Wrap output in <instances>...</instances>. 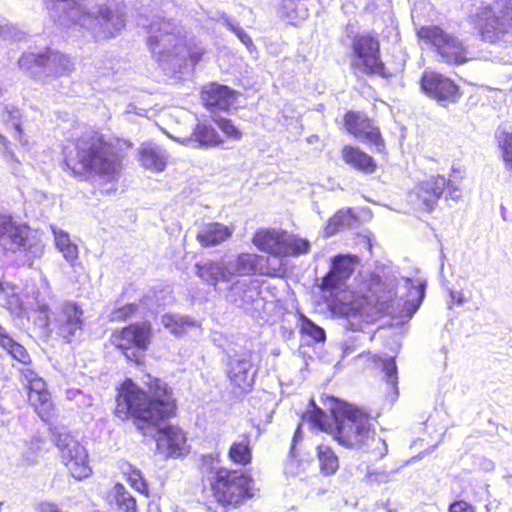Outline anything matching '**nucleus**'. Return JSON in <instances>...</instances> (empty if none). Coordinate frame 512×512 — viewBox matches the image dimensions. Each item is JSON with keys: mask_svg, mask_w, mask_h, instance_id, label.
Returning <instances> with one entry per match:
<instances>
[{"mask_svg": "<svg viewBox=\"0 0 512 512\" xmlns=\"http://www.w3.org/2000/svg\"><path fill=\"white\" fill-rule=\"evenodd\" d=\"M116 402V414L120 417L133 416L138 429L155 438L161 454L180 457L186 453V437L181 429L164 424L176 410L172 390L165 382L158 378L150 379L148 392H144L131 380H126Z\"/></svg>", "mask_w": 512, "mask_h": 512, "instance_id": "obj_1", "label": "nucleus"}, {"mask_svg": "<svg viewBox=\"0 0 512 512\" xmlns=\"http://www.w3.org/2000/svg\"><path fill=\"white\" fill-rule=\"evenodd\" d=\"M331 402L330 411L334 427L329 423L330 417L316 406L314 400H310L313 409L306 412L305 418L320 430L330 431L345 447L370 452L381 445L384 452L387 450L384 440L371 430L369 419L362 411L334 398Z\"/></svg>", "mask_w": 512, "mask_h": 512, "instance_id": "obj_2", "label": "nucleus"}, {"mask_svg": "<svg viewBox=\"0 0 512 512\" xmlns=\"http://www.w3.org/2000/svg\"><path fill=\"white\" fill-rule=\"evenodd\" d=\"M51 18L61 26L79 25L95 39L115 37L124 27L125 18L119 8L99 5L90 10L80 0H49Z\"/></svg>", "mask_w": 512, "mask_h": 512, "instance_id": "obj_3", "label": "nucleus"}, {"mask_svg": "<svg viewBox=\"0 0 512 512\" xmlns=\"http://www.w3.org/2000/svg\"><path fill=\"white\" fill-rule=\"evenodd\" d=\"M65 163L75 174L93 172L107 181H114L121 166L112 145L94 131L83 133L75 142L73 151L65 157Z\"/></svg>", "mask_w": 512, "mask_h": 512, "instance_id": "obj_4", "label": "nucleus"}, {"mask_svg": "<svg viewBox=\"0 0 512 512\" xmlns=\"http://www.w3.org/2000/svg\"><path fill=\"white\" fill-rule=\"evenodd\" d=\"M147 30V45L163 70L175 71L182 67L187 55L186 32L175 20L154 15L146 24L139 23Z\"/></svg>", "mask_w": 512, "mask_h": 512, "instance_id": "obj_5", "label": "nucleus"}, {"mask_svg": "<svg viewBox=\"0 0 512 512\" xmlns=\"http://www.w3.org/2000/svg\"><path fill=\"white\" fill-rule=\"evenodd\" d=\"M426 285V281L420 278H397L393 275L382 278L374 274L370 277L368 291L371 298L381 306L399 297L403 300L402 312L412 317L424 300Z\"/></svg>", "mask_w": 512, "mask_h": 512, "instance_id": "obj_6", "label": "nucleus"}, {"mask_svg": "<svg viewBox=\"0 0 512 512\" xmlns=\"http://www.w3.org/2000/svg\"><path fill=\"white\" fill-rule=\"evenodd\" d=\"M44 243L37 232L18 225L11 216L0 215V252L20 265L32 266L42 257Z\"/></svg>", "mask_w": 512, "mask_h": 512, "instance_id": "obj_7", "label": "nucleus"}, {"mask_svg": "<svg viewBox=\"0 0 512 512\" xmlns=\"http://www.w3.org/2000/svg\"><path fill=\"white\" fill-rule=\"evenodd\" d=\"M251 483V478L241 471L218 468L211 486L218 503L236 508L253 496Z\"/></svg>", "mask_w": 512, "mask_h": 512, "instance_id": "obj_8", "label": "nucleus"}, {"mask_svg": "<svg viewBox=\"0 0 512 512\" xmlns=\"http://www.w3.org/2000/svg\"><path fill=\"white\" fill-rule=\"evenodd\" d=\"M508 10V4L501 5L500 2L494 8L480 6L470 15V19L483 40L495 43L505 40L512 31V17Z\"/></svg>", "mask_w": 512, "mask_h": 512, "instance_id": "obj_9", "label": "nucleus"}, {"mask_svg": "<svg viewBox=\"0 0 512 512\" xmlns=\"http://www.w3.org/2000/svg\"><path fill=\"white\" fill-rule=\"evenodd\" d=\"M36 304L40 314L43 315L44 325L52 326L51 330H54L65 342L70 343L82 335L83 310L78 304L70 301L63 303L53 312L52 319L49 317L47 305L40 304L38 301Z\"/></svg>", "mask_w": 512, "mask_h": 512, "instance_id": "obj_10", "label": "nucleus"}, {"mask_svg": "<svg viewBox=\"0 0 512 512\" xmlns=\"http://www.w3.org/2000/svg\"><path fill=\"white\" fill-rule=\"evenodd\" d=\"M351 67L356 73L390 76L380 59L379 41L369 33L358 34L352 41Z\"/></svg>", "mask_w": 512, "mask_h": 512, "instance_id": "obj_11", "label": "nucleus"}, {"mask_svg": "<svg viewBox=\"0 0 512 512\" xmlns=\"http://www.w3.org/2000/svg\"><path fill=\"white\" fill-rule=\"evenodd\" d=\"M53 440L61 453V458L71 475L82 480L91 474L86 449L65 429L54 431Z\"/></svg>", "mask_w": 512, "mask_h": 512, "instance_id": "obj_12", "label": "nucleus"}, {"mask_svg": "<svg viewBox=\"0 0 512 512\" xmlns=\"http://www.w3.org/2000/svg\"><path fill=\"white\" fill-rule=\"evenodd\" d=\"M417 35L420 39L431 43L442 59L450 64H462L467 61V49L456 37L447 34L435 25L421 27Z\"/></svg>", "mask_w": 512, "mask_h": 512, "instance_id": "obj_13", "label": "nucleus"}, {"mask_svg": "<svg viewBox=\"0 0 512 512\" xmlns=\"http://www.w3.org/2000/svg\"><path fill=\"white\" fill-rule=\"evenodd\" d=\"M152 337L149 322L135 323L116 331L111 335V343L121 350L126 358L137 361L139 351H145Z\"/></svg>", "mask_w": 512, "mask_h": 512, "instance_id": "obj_14", "label": "nucleus"}, {"mask_svg": "<svg viewBox=\"0 0 512 512\" xmlns=\"http://www.w3.org/2000/svg\"><path fill=\"white\" fill-rule=\"evenodd\" d=\"M18 64L22 69H30L35 64L50 76L63 75L72 70V62L66 55L50 49L44 54L25 53Z\"/></svg>", "mask_w": 512, "mask_h": 512, "instance_id": "obj_15", "label": "nucleus"}, {"mask_svg": "<svg viewBox=\"0 0 512 512\" xmlns=\"http://www.w3.org/2000/svg\"><path fill=\"white\" fill-rule=\"evenodd\" d=\"M421 89L426 95L438 102L455 103L461 96L459 87L451 79L434 71L423 73Z\"/></svg>", "mask_w": 512, "mask_h": 512, "instance_id": "obj_16", "label": "nucleus"}, {"mask_svg": "<svg viewBox=\"0 0 512 512\" xmlns=\"http://www.w3.org/2000/svg\"><path fill=\"white\" fill-rule=\"evenodd\" d=\"M227 357V371L231 383L241 391H248L252 387L255 377V372L252 371L250 352L228 353Z\"/></svg>", "mask_w": 512, "mask_h": 512, "instance_id": "obj_17", "label": "nucleus"}, {"mask_svg": "<svg viewBox=\"0 0 512 512\" xmlns=\"http://www.w3.org/2000/svg\"><path fill=\"white\" fill-rule=\"evenodd\" d=\"M344 123L348 132L356 138L375 145L379 152L384 149V140L379 128L375 127L367 116L349 111L345 114Z\"/></svg>", "mask_w": 512, "mask_h": 512, "instance_id": "obj_18", "label": "nucleus"}, {"mask_svg": "<svg viewBox=\"0 0 512 512\" xmlns=\"http://www.w3.org/2000/svg\"><path fill=\"white\" fill-rule=\"evenodd\" d=\"M447 184V179L440 175L421 182L416 187L415 192L418 208L427 212L432 211L446 189Z\"/></svg>", "mask_w": 512, "mask_h": 512, "instance_id": "obj_19", "label": "nucleus"}, {"mask_svg": "<svg viewBox=\"0 0 512 512\" xmlns=\"http://www.w3.org/2000/svg\"><path fill=\"white\" fill-rule=\"evenodd\" d=\"M261 295L259 282L253 279H243L234 282L227 294L226 299L238 308L247 309Z\"/></svg>", "mask_w": 512, "mask_h": 512, "instance_id": "obj_20", "label": "nucleus"}, {"mask_svg": "<svg viewBox=\"0 0 512 512\" xmlns=\"http://www.w3.org/2000/svg\"><path fill=\"white\" fill-rule=\"evenodd\" d=\"M201 99L207 109L215 112L228 110L234 104L236 97L229 87L213 83L203 88Z\"/></svg>", "mask_w": 512, "mask_h": 512, "instance_id": "obj_21", "label": "nucleus"}, {"mask_svg": "<svg viewBox=\"0 0 512 512\" xmlns=\"http://www.w3.org/2000/svg\"><path fill=\"white\" fill-rule=\"evenodd\" d=\"M286 232L272 229H261L253 237L254 245L274 256L288 255L289 249L285 246Z\"/></svg>", "mask_w": 512, "mask_h": 512, "instance_id": "obj_22", "label": "nucleus"}, {"mask_svg": "<svg viewBox=\"0 0 512 512\" xmlns=\"http://www.w3.org/2000/svg\"><path fill=\"white\" fill-rule=\"evenodd\" d=\"M354 271V262L348 256H336L332 261L329 273L323 278V289H334L350 277Z\"/></svg>", "mask_w": 512, "mask_h": 512, "instance_id": "obj_23", "label": "nucleus"}, {"mask_svg": "<svg viewBox=\"0 0 512 512\" xmlns=\"http://www.w3.org/2000/svg\"><path fill=\"white\" fill-rule=\"evenodd\" d=\"M196 275L206 284L216 287L219 282H228L231 277L228 273L227 261H211L196 263Z\"/></svg>", "mask_w": 512, "mask_h": 512, "instance_id": "obj_24", "label": "nucleus"}, {"mask_svg": "<svg viewBox=\"0 0 512 512\" xmlns=\"http://www.w3.org/2000/svg\"><path fill=\"white\" fill-rule=\"evenodd\" d=\"M161 324L177 338L185 336L191 329L200 327V323L196 319L179 313H166L162 315Z\"/></svg>", "mask_w": 512, "mask_h": 512, "instance_id": "obj_25", "label": "nucleus"}, {"mask_svg": "<svg viewBox=\"0 0 512 512\" xmlns=\"http://www.w3.org/2000/svg\"><path fill=\"white\" fill-rule=\"evenodd\" d=\"M232 233V228L218 222H212L203 225L197 234V240L204 247L215 246L228 239Z\"/></svg>", "mask_w": 512, "mask_h": 512, "instance_id": "obj_26", "label": "nucleus"}, {"mask_svg": "<svg viewBox=\"0 0 512 512\" xmlns=\"http://www.w3.org/2000/svg\"><path fill=\"white\" fill-rule=\"evenodd\" d=\"M262 258L249 253L240 254L236 259L227 261L230 277L252 275L261 270Z\"/></svg>", "mask_w": 512, "mask_h": 512, "instance_id": "obj_27", "label": "nucleus"}, {"mask_svg": "<svg viewBox=\"0 0 512 512\" xmlns=\"http://www.w3.org/2000/svg\"><path fill=\"white\" fill-rule=\"evenodd\" d=\"M342 156L347 164L364 173H373L376 169L373 158L358 148L345 146L342 150Z\"/></svg>", "mask_w": 512, "mask_h": 512, "instance_id": "obj_28", "label": "nucleus"}, {"mask_svg": "<svg viewBox=\"0 0 512 512\" xmlns=\"http://www.w3.org/2000/svg\"><path fill=\"white\" fill-rule=\"evenodd\" d=\"M55 246L70 266H75L78 260V246L72 242L70 235L62 229L51 227Z\"/></svg>", "mask_w": 512, "mask_h": 512, "instance_id": "obj_29", "label": "nucleus"}, {"mask_svg": "<svg viewBox=\"0 0 512 512\" xmlns=\"http://www.w3.org/2000/svg\"><path fill=\"white\" fill-rule=\"evenodd\" d=\"M0 347H2L9 355L15 360L28 366L31 364V358L27 350L20 343L16 342L6 331V329L0 325Z\"/></svg>", "mask_w": 512, "mask_h": 512, "instance_id": "obj_30", "label": "nucleus"}, {"mask_svg": "<svg viewBox=\"0 0 512 512\" xmlns=\"http://www.w3.org/2000/svg\"><path fill=\"white\" fill-rule=\"evenodd\" d=\"M0 347H2L9 355L15 360L28 366L31 364V358L27 350L20 343L16 342L6 331V329L0 325Z\"/></svg>", "mask_w": 512, "mask_h": 512, "instance_id": "obj_31", "label": "nucleus"}, {"mask_svg": "<svg viewBox=\"0 0 512 512\" xmlns=\"http://www.w3.org/2000/svg\"><path fill=\"white\" fill-rule=\"evenodd\" d=\"M356 222L357 218L350 208L341 209L329 219L325 235L331 237L340 230L352 228Z\"/></svg>", "mask_w": 512, "mask_h": 512, "instance_id": "obj_32", "label": "nucleus"}, {"mask_svg": "<svg viewBox=\"0 0 512 512\" xmlns=\"http://www.w3.org/2000/svg\"><path fill=\"white\" fill-rule=\"evenodd\" d=\"M278 13L292 25L305 20L309 15L308 9L297 0H282Z\"/></svg>", "mask_w": 512, "mask_h": 512, "instance_id": "obj_33", "label": "nucleus"}, {"mask_svg": "<svg viewBox=\"0 0 512 512\" xmlns=\"http://www.w3.org/2000/svg\"><path fill=\"white\" fill-rule=\"evenodd\" d=\"M142 165L153 171H162L166 166L163 151L154 145H145L140 151Z\"/></svg>", "mask_w": 512, "mask_h": 512, "instance_id": "obj_34", "label": "nucleus"}, {"mask_svg": "<svg viewBox=\"0 0 512 512\" xmlns=\"http://www.w3.org/2000/svg\"><path fill=\"white\" fill-rule=\"evenodd\" d=\"M192 136L199 147H213L222 143L217 131L211 125L205 123L197 124Z\"/></svg>", "mask_w": 512, "mask_h": 512, "instance_id": "obj_35", "label": "nucleus"}, {"mask_svg": "<svg viewBox=\"0 0 512 512\" xmlns=\"http://www.w3.org/2000/svg\"><path fill=\"white\" fill-rule=\"evenodd\" d=\"M320 471L325 476L333 475L339 468V460L335 452L327 445L317 447Z\"/></svg>", "mask_w": 512, "mask_h": 512, "instance_id": "obj_36", "label": "nucleus"}, {"mask_svg": "<svg viewBox=\"0 0 512 512\" xmlns=\"http://www.w3.org/2000/svg\"><path fill=\"white\" fill-rule=\"evenodd\" d=\"M28 400L39 417L46 421L52 410V402L50 401V395L45 388L40 391L29 392Z\"/></svg>", "mask_w": 512, "mask_h": 512, "instance_id": "obj_37", "label": "nucleus"}, {"mask_svg": "<svg viewBox=\"0 0 512 512\" xmlns=\"http://www.w3.org/2000/svg\"><path fill=\"white\" fill-rule=\"evenodd\" d=\"M229 458L236 464L247 465L251 462L250 439L243 436L241 440L234 442L229 449Z\"/></svg>", "mask_w": 512, "mask_h": 512, "instance_id": "obj_38", "label": "nucleus"}, {"mask_svg": "<svg viewBox=\"0 0 512 512\" xmlns=\"http://www.w3.org/2000/svg\"><path fill=\"white\" fill-rule=\"evenodd\" d=\"M496 137L506 169L512 173V131H498Z\"/></svg>", "mask_w": 512, "mask_h": 512, "instance_id": "obj_39", "label": "nucleus"}, {"mask_svg": "<svg viewBox=\"0 0 512 512\" xmlns=\"http://www.w3.org/2000/svg\"><path fill=\"white\" fill-rule=\"evenodd\" d=\"M115 501L117 506L123 512H136L137 504L134 497L125 489L122 484H116L114 487Z\"/></svg>", "mask_w": 512, "mask_h": 512, "instance_id": "obj_40", "label": "nucleus"}, {"mask_svg": "<svg viewBox=\"0 0 512 512\" xmlns=\"http://www.w3.org/2000/svg\"><path fill=\"white\" fill-rule=\"evenodd\" d=\"M5 111L8 114V121L11 122L12 126L14 127L16 134L15 139L23 146H26L28 144V140L25 137L22 127H21V113L20 110L15 106H5Z\"/></svg>", "mask_w": 512, "mask_h": 512, "instance_id": "obj_41", "label": "nucleus"}, {"mask_svg": "<svg viewBox=\"0 0 512 512\" xmlns=\"http://www.w3.org/2000/svg\"><path fill=\"white\" fill-rule=\"evenodd\" d=\"M300 331L302 334L311 337L314 341L320 342L325 339V331L305 316L301 318Z\"/></svg>", "mask_w": 512, "mask_h": 512, "instance_id": "obj_42", "label": "nucleus"}, {"mask_svg": "<svg viewBox=\"0 0 512 512\" xmlns=\"http://www.w3.org/2000/svg\"><path fill=\"white\" fill-rule=\"evenodd\" d=\"M20 373L22 375L23 382H25L27 388L29 389V392L40 391L44 389V381L38 377V375L32 369L25 367L20 370Z\"/></svg>", "mask_w": 512, "mask_h": 512, "instance_id": "obj_43", "label": "nucleus"}, {"mask_svg": "<svg viewBox=\"0 0 512 512\" xmlns=\"http://www.w3.org/2000/svg\"><path fill=\"white\" fill-rule=\"evenodd\" d=\"M285 246L289 249L288 254H302L308 251L310 243L305 239L296 238L286 233Z\"/></svg>", "mask_w": 512, "mask_h": 512, "instance_id": "obj_44", "label": "nucleus"}, {"mask_svg": "<svg viewBox=\"0 0 512 512\" xmlns=\"http://www.w3.org/2000/svg\"><path fill=\"white\" fill-rule=\"evenodd\" d=\"M382 362V370L385 374V379L388 384H390L393 388H396L397 385V366L393 357L390 358H379Z\"/></svg>", "mask_w": 512, "mask_h": 512, "instance_id": "obj_45", "label": "nucleus"}, {"mask_svg": "<svg viewBox=\"0 0 512 512\" xmlns=\"http://www.w3.org/2000/svg\"><path fill=\"white\" fill-rule=\"evenodd\" d=\"M4 293L7 296L6 307L10 311L14 312L18 309H21V301L17 293L15 292L14 287L4 286L0 281V294Z\"/></svg>", "mask_w": 512, "mask_h": 512, "instance_id": "obj_46", "label": "nucleus"}, {"mask_svg": "<svg viewBox=\"0 0 512 512\" xmlns=\"http://www.w3.org/2000/svg\"><path fill=\"white\" fill-rule=\"evenodd\" d=\"M138 310V306L136 304H127L123 307L114 309L110 313L111 321H125L131 318Z\"/></svg>", "mask_w": 512, "mask_h": 512, "instance_id": "obj_47", "label": "nucleus"}, {"mask_svg": "<svg viewBox=\"0 0 512 512\" xmlns=\"http://www.w3.org/2000/svg\"><path fill=\"white\" fill-rule=\"evenodd\" d=\"M128 481L136 491L145 495L148 494L147 483L145 482L140 470L133 469L129 473Z\"/></svg>", "mask_w": 512, "mask_h": 512, "instance_id": "obj_48", "label": "nucleus"}, {"mask_svg": "<svg viewBox=\"0 0 512 512\" xmlns=\"http://www.w3.org/2000/svg\"><path fill=\"white\" fill-rule=\"evenodd\" d=\"M219 128L229 137L234 139H240L241 132L235 127L232 122L226 118H215L214 119Z\"/></svg>", "mask_w": 512, "mask_h": 512, "instance_id": "obj_49", "label": "nucleus"}, {"mask_svg": "<svg viewBox=\"0 0 512 512\" xmlns=\"http://www.w3.org/2000/svg\"><path fill=\"white\" fill-rule=\"evenodd\" d=\"M40 452L41 449L38 442H32L22 453L23 462L26 465H34L37 462Z\"/></svg>", "mask_w": 512, "mask_h": 512, "instance_id": "obj_50", "label": "nucleus"}, {"mask_svg": "<svg viewBox=\"0 0 512 512\" xmlns=\"http://www.w3.org/2000/svg\"><path fill=\"white\" fill-rule=\"evenodd\" d=\"M449 512H475V507L464 500H458L450 504Z\"/></svg>", "mask_w": 512, "mask_h": 512, "instance_id": "obj_51", "label": "nucleus"}, {"mask_svg": "<svg viewBox=\"0 0 512 512\" xmlns=\"http://www.w3.org/2000/svg\"><path fill=\"white\" fill-rule=\"evenodd\" d=\"M1 34L4 38H10L15 41H19L23 37V33L11 25L1 27Z\"/></svg>", "mask_w": 512, "mask_h": 512, "instance_id": "obj_52", "label": "nucleus"}, {"mask_svg": "<svg viewBox=\"0 0 512 512\" xmlns=\"http://www.w3.org/2000/svg\"><path fill=\"white\" fill-rule=\"evenodd\" d=\"M201 469L203 472H213L214 469V462L216 461V458L212 455H203L201 457Z\"/></svg>", "mask_w": 512, "mask_h": 512, "instance_id": "obj_53", "label": "nucleus"}, {"mask_svg": "<svg viewBox=\"0 0 512 512\" xmlns=\"http://www.w3.org/2000/svg\"><path fill=\"white\" fill-rule=\"evenodd\" d=\"M204 54V50L199 47H195L193 50L187 46L186 59L189 58L193 65L199 62Z\"/></svg>", "mask_w": 512, "mask_h": 512, "instance_id": "obj_54", "label": "nucleus"}, {"mask_svg": "<svg viewBox=\"0 0 512 512\" xmlns=\"http://www.w3.org/2000/svg\"><path fill=\"white\" fill-rule=\"evenodd\" d=\"M0 144H2L4 147V151H3L4 157L9 161L18 162V159L16 158L14 152L9 149L10 142L7 140L6 137H4L1 134H0Z\"/></svg>", "mask_w": 512, "mask_h": 512, "instance_id": "obj_55", "label": "nucleus"}, {"mask_svg": "<svg viewBox=\"0 0 512 512\" xmlns=\"http://www.w3.org/2000/svg\"><path fill=\"white\" fill-rule=\"evenodd\" d=\"M446 188L448 189V193L451 199L458 200L461 197V192L458 186L454 185L451 179L447 180Z\"/></svg>", "mask_w": 512, "mask_h": 512, "instance_id": "obj_56", "label": "nucleus"}, {"mask_svg": "<svg viewBox=\"0 0 512 512\" xmlns=\"http://www.w3.org/2000/svg\"><path fill=\"white\" fill-rule=\"evenodd\" d=\"M235 34L246 47L253 45L250 36L241 27L236 29Z\"/></svg>", "mask_w": 512, "mask_h": 512, "instance_id": "obj_57", "label": "nucleus"}, {"mask_svg": "<svg viewBox=\"0 0 512 512\" xmlns=\"http://www.w3.org/2000/svg\"><path fill=\"white\" fill-rule=\"evenodd\" d=\"M302 439V432H301V425L298 426L297 430L295 431L294 433V437H293V443H292V446H291V451L290 453L292 454L293 457L296 456V453H295V445L298 441H300Z\"/></svg>", "mask_w": 512, "mask_h": 512, "instance_id": "obj_58", "label": "nucleus"}, {"mask_svg": "<svg viewBox=\"0 0 512 512\" xmlns=\"http://www.w3.org/2000/svg\"><path fill=\"white\" fill-rule=\"evenodd\" d=\"M450 297L453 301L457 303V305H462L465 302L463 294L458 291H450Z\"/></svg>", "mask_w": 512, "mask_h": 512, "instance_id": "obj_59", "label": "nucleus"}, {"mask_svg": "<svg viewBox=\"0 0 512 512\" xmlns=\"http://www.w3.org/2000/svg\"><path fill=\"white\" fill-rule=\"evenodd\" d=\"M41 512H61L56 505L51 503H42L40 506Z\"/></svg>", "mask_w": 512, "mask_h": 512, "instance_id": "obj_60", "label": "nucleus"}, {"mask_svg": "<svg viewBox=\"0 0 512 512\" xmlns=\"http://www.w3.org/2000/svg\"><path fill=\"white\" fill-rule=\"evenodd\" d=\"M224 22L226 24V26L232 31V32H236V29L237 28H240V26L238 24H235L233 23L229 18H224Z\"/></svg>", "mask_w": 512, "mask_h": 512, "instance_id": "obj_61", "label": "nucleus"}, {"mask_svg": "<svg viewBox=\"0 0 512 512\" xmlns=\"http://www.w3.org/2000/svg\"><path fill=\"white\" fill-rule=\"evenodd\" d=\"M333 311L336 313L337 311L333 308ZM348 309L346 307L340 308L339 313L340 314H347Z\"/></svg>", "mask_w": 512, "mask_h": 512, "instance_id": "obj_62", "label": "nucleus"}]
</instances>
